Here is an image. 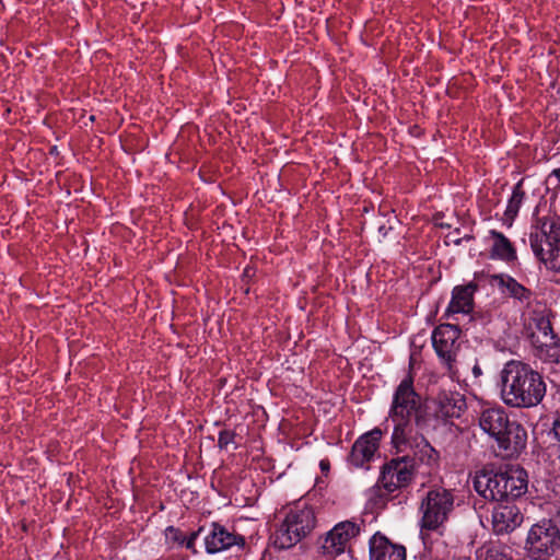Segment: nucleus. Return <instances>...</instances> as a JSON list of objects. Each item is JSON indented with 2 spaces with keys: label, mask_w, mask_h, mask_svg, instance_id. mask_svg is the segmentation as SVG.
I'll return each mask as SVG.
<instances>
[{
  "label": "nucleus",
  "mask_w": 560,
  "mask_h": 560,
  "mask_svg": "<svg viewBox=\"0 0 560 560\" xmlns=\"http://www.w3.org/2000/svg\"><path fill=\"white\" fill-rule=\"evenodd\" d=\"M392 445L397 456L383 465L377 481L388 494L409 486L421 468L422 474H430L439 467L440 453L422 434H413V429L393 430Z\"/></svg>",
  "instance_id": "1"
},
{
  "label": "nucleus",
  "mask_w": 560,
  "mask_h": 560,
  "mask_svg": "<svg viewBox=\"0 0 560 560\" xmlns=\"http://www.w3.org/2000/svg\"><path fill=\"white\" fill-rule=\"evenodd\" d=\"M500 397L513 408H530L541 402L546 395L542 376L528 364L511 360L500 372Z\"/></svg>",
  "instance_id": "2"
},
{
  "label": "nucleus",
  "mask_w": 560,
  "mask_h": 560,
  "mask_svg": "<svg viewBox=\"0 0 560 560\" xmlns=\"http://www.w3.org/2000/svg\"><path fill=\"white\" fill-rule=\"evenodd\" d=\"M474 488L486 500L517 503L528 490V474L518 465L483 469L475 477Z\"/></svg>",
  "instance_id": "3"
},
{
  "label": "nucleus",
  "mask_w": 560,
  "mask_h": 560,
  "mask_svg": "<svg viewBox=\"0 0 560 560\" xmlns=\"http://www.w3.org/2000/svg\"><path fill=\"white\" fill-rule=\"evenodd\" d=\"M424 413L421 398L413 388L412 378H404L395 389L389 410V417L394 422V430H412V420L418 428H422L425 422Z\"/></svg>",
  "instance_id": "4"
},
{
  "label": "nucleus",
  "mask_w": 560,
  "mask_h": 560,
  "mask_svg": "<svg viewBox=\"0 0 560 560\" xmlns=\"http://www.w3.org/2000/svg\"><path fill=\"white\" fill-rule=\"evenodd\" d=\"M315 524V513L311 506L303 504L291 508L275 534V545L280 549L295 546L311 534Z\"/></svg>",
  "instance_id": "5"
},
{
  "label": "nucleus",
  "mask_w": 560,
  "mask_h": 560,
  "mask_svg": "<svg viewBox=\"0 0 560 560\" xmlns=\"http://www.w3.org/2000/svg\"><path fill=\"white\" fill-rule=\"evenodd\" d=\"M525 550L533 560H550L560 550V525L555 514L533 524L525 539Z\"/></svg>",
  "instance_id": "6"
},
{
  "label": "nucleus",
  "mask_w": 560,
  "mask_h": 560,
  "mask_svg": "<svg viewBox=\"0 0 560 560\" xmlns=\"http://www.w3.org/2000/svg\"><path fill=\"white\" fill-rule=\"evenodd\" d=\"M454 509V495L445 488L430 489L425 497L422 499L420 505L421 516V534L423 530H435L444 522L447 521L450 513ZM424 545L427 540L422 535Z\"/></svg>",
  "instance_id": "7"
},
{
  "label": "nucleus",
  "mask_w": 560,
  "mask_h": 560,
  "mask_svg": "<svg viewBox=\"0 0 560 560\" xmlns=\"http://www.w3.org/2000/svg\"><path fill=\"white\" fill-rule=\"evenodd\" d=\"M529 244L535 255H542L544 246H560V217L538 218L532 226Z\"/></svg>",
  "instance_id": "8"
},
{
  "label": "nucleus",
  "mask_w": 560,
  "mask_h": 560,
  "mask_svg": "<svg viewBox=\"0 0 560 560\" xmlns=\"http://www.w3.org/2000/svg\"><path fill=\"white\" fill-rule=\"evenodd\" d=\"M493 440L503 457L515 458L526 448L527 430L517 420L511 419Z\"/></svg>",
  "instance_id": "9"
},
{
  "label": "nucleus",
  "mask_w": 560,
  "mask_h": 560,
  "mask_svg": "<svg viewBox=\"0 0 560 560\" xmlns=\"http://www.w3.org/2000/svg\"><path fill=\"white\" fill-rule=\"evenodd\" d=\"M523 513L515 502H497L492 511V528L497 535L512 533L522 525Z\"/></svg>",
  "instance_id": "10"
},
{
  "label": "nucleus",
  "mask_w": 560,
  "mask_h": 560,
  "mask_svg": "<svg viewBox=\"0 0 560 560\" xmlns=\"http://www.w3.org/2000/svg\"><path fill=\"white\" fill-rule=\"evenodd\" d=\"M435 416L444 421L457 419L466 410L465 396L458 392L442 390L435 398Z\"/></svg>",
  "instance_id": "11"
},
{
  "label": "nucleus",
  "mask_w": 560,
  "mask_h": 560,
  "mask_svg": "<svg viewBox=\"0 0 560 560\" xmlns=\"http://www.w3.org/2000/svg\"><path fill=\"white\" fill-rule=\"evenodd\" d=\"M511 420L504 407L500 405L483 406L478 416L480 429L490 438L494 439Z\"/></svg>",
  "instance_id": "12"
},
{
  "label": "nucleus",
  "mask_w": 560,
  "mask_h": 560,
  "mask_svg": "<svg viewBox=\"0 0 560 560\" xmlns=\"http://www.w3.org/2000/svg\"><path fill=\"white\" fill-rule=\"evenodd\" d=\"M369 551L371 560H406V548L402 545L392 542L380 533L370 538Z\"/></svg>",
  "instance_id": "13"
},
{
  "label": "nucleus",
  "mask_w": 560,
  "mask_h": 560,
  "mask_svg": "<svg viewBox=\"0 0 560 560\" xmlns=\"http://www.w3.org/2000/svg\"><path fill=\"white\" fill-rule=\"evenodd\" d=\"M382 438L380 429L362 434L354 444H352V466L362 467L369 463L378 448V443Z\"/></svg>",
  "instance_id": "14"
},
{
  "label": "nucleus",
  "mask_w": 560,
  "mask_h": 560,
  "mask_svg": "<svg viewBox=\"0 0 560 560\" xmlns=\"http://www.w3.org/2000/svg\"><path fill=\"white\" fill-rule=\"evenodd\" d=\"M479 285L471 281L465 285H456L452 290V298L446 308L445 315L470 314L474 310V295Z\"/></svg>",
  "instance_id": "15"
},
{
  "label": "nucleus",
  "mask_w": 560,
  "mask_h": 560,
  "mask_svg": "<svg viewBox=\"0 0 560 560\" xmlns=\"http://www.w3.org/2000/svg\"><path fill=\"white\" fill-rule=\"evenodd\" d=\"M350 542V522L336 524L325 536L322 549L325 555L335 557L343 553Z\"/></svg>",
  "instance_id": "16"
},
{
  "label": "nucleus",
  "mask_w": 560,
  "mask_h": 560,
  "mask_svg": "<svg viewBox=\"0 0 560 560\" xmlns=\"http://www.w3.org/2000/svg\"><path fill=\"white\" fill-rule=\"evenodd\" d=\"M240 544H244L243 537L230 533L215 523L212 524V529L205 537V547L208 553H218Z\"/></svg>",
  "instance_id": "17"
},
{
  "label": "nucleus",
  "mask_w": 560,
  "mask_h": 560,
  "mask_svg": "<svg viewBox=\"0 0 560 560\" xmlns=\"http://www.w3.org/2000/svg\"><path fill=\"white\" fill-rule=\"evenodd\" d=\"M462 330L456 325L442 324L432 332L434 350H459Z\"/></svg>",
  "instance_id": "18"
},
{
  "label": "nucleus",
  "mask_w": 560,
  "mask_h": 560,
  "mask_svg": "<svg viewBox=\"0 0 560 560\" xmlns=\"http://www.w3.org/2000/svg\"><path fill=\"white\" fill-rule=\"evenodd\" d=\"M489 235L493 241L490 248L492 259H499L508 264L517 259L514 245L502 232L490 230Z\"/></svg>",
  "instance_id": "19"
},
{
  "label": "nucleus",
  "mask_w": 560,
  "mask_h": 560,
  "mask_svg": "<svg viewBox=\"0 0 560 560\" xmlns=\"http://www.w3.org/2000/svg\"><path fill=\"white\" fill-rule=\"evenodd\" d=\"M491 282L495 283L500 289L506 290L510 296L524 302L530 299L532 292L523 284L517 282L513 277L504 273H497L491 276Z\"/></svg>",
  "instance_id": "20"
},
{
  "label": "nucleus",
  "mask_w": 560,
  "mask_h": 560,
  "mask_svg": "<svg viewBox=\"0 0 560 560\" xmlns=\"http://www.w3.org/2000/svg\"><path fill=\"white\" fill-rule=\"evenodd\" d=\"M524 198H525V192L522 188V180H521L514 186L512 196L509 199L506 210L504 213L508 219L513 220L517 215Z\"/></svg>",
  "instance_id": "21"
},
{
  "label": "nucleus",
  "mask_w": 560,
  "mask_h": 560,
  "mask_svg": "<svg viewBox=\"0 0 560 560\" xmlns=\"http://www.w3.org/2000/svg\"><path fill=\"white\" fill-rule=\"evenodd\" d=\"M547 268L560 272V245L542 249V255H535Z\"/></svg>",
  "instance_id": "22"
},
{
  "label": "nucleus",
  "mask_w": 560,
  "mask_h": 560,
  "mask_svg": "<svg viewBox=\"0 0 560 560\" xmlns=\"http://www.w3.org/2000/svg\"><path fill=\"white\" fill-rule=\"evenodd\" d=\"M235 432L231 430H222L218 436V445L220 448H228L231 444H235Z\"/></svg>",
  "instance_id": "23"
},
{
  "label": "nucleus",
  "mask_w": 560,
  "mask_h": 560,
  "mask_svg": "<svg viewBox=\"0 0 560 560\" xmlns=\"http://www.w3.org/2000/svg\"><path fill=\"white\" fill-rule=\"evenodd\" d=\"M166 539L171 540L173 542H176L178 545L183 544L185 540V534L173 526H168L165 530Z\"/></svg>",
  "instance_id": "24"
},
{
  "label": "nucleus",
  "mask_w": 560,
  "mask_h": 560,
  "mask_svg": "<svg viewBox=\"0 0 560 560\" xmlns=\"http://www.w3.org/2000/svg\"><path fill=\"white\" fill-rule=\"evenodd\" d=\"M440 361L445 364L451 374L455 375L457 371L454 370L453 363L455 362L456 352H436Z\"/></svg>",
  "instance_id": "25"
},
{
  "label": "nucleus",
  "mask_w": 560,
  "mask_h": 560,
  "mask_svg": "<svg viewBox=\"0 0 560 560\" xmlns=\"http://www.w3.org/2000/svg\"><path fill=\"white\" fill-rule=\"evenodd\" d=\"M486 560H513V559L508 553H505L501 550L491 549L488 551Z\"/></svg>",
  "instance_id": "26"
},
{
  "label": "nucleus",
  "mask_w": 560,
  "mask_h": 560,
  "mask_svg": "<svg viewBox=\"0 0 560 560\" xmlns=\"http://www.w3.org/2000/svg\"><path fill=\"white\" fill-rule=\"evenodd\" d=\"M198 535H199V530L190 533L189 536L185 535V540L183 541V544H180V546H185L187 549L196 552L195 542H196V539L198 538Z\"/></svg>",
  "instance_id": "27"
},
{
  "label": "nucleus",
  "mask_w": 560,
  "mask_h": 560,
  "mask_svg": "<svg viewBox=\"0 0 560 560\" xmlns=\"http://www.w3.org/2000/svg\"><path fill=\"white\" fill-rule=\"evenodd\" d=\"M545 355V361L549 363H560V352H539Z\"/></svg>",
  "instance_id": "28"
},
{
  "label": "nucleus",
  "mask_w": 560,
  "mask_h": 560,
  "mask_svg": "<svg viewBox=\"0 0 560 560\" xmlns=\"http://www.w3.org/2000/svg\"><path fill=\"white\" fill-rule=\"evenodd\" d=\"M551 431L555 438L560 442V417L553 421Z\"/></svg>",
  "instance_id": "29"
},
{
  "label": "nucleus",
  "mask_w": 560,
  "mask_h": 560,
  "mask_svg": "<svg viewBox=\"0 0 560 560\" xmlns=\"http://www.w3.org/2000/svg\"><path fill=\"white\" fill-rule=\"evenodd\" d=\"M471 240H474V236H472V235H470V234H466V235H464L463 237H455V238H453V240H452V242H453L455 245H460V243H462L463 241H467V242H468V241H471Z\"/></svg>",
  "instance_id": "30"
},
{
  "label": "nucleus",
  "mask_w": 560,
  "mask_h": 560,
  "mask_svg": "<svg viewBox=\"0 0 560 560\" xmlns=\"http://www.w3.org/2000/svg\"><path fill=\"white\" fill-rule=\"evenodd\" d=\"M319 467L322 471L326 472L329 470V462L327 459H322L319 463Z\"/></svg>",
  "instance_id": "31"
},
{
  "label": "nucleus",
  "mask_w": 560,
  "mask_h": 560,
  "mask_svg": "<svg viewBox=\"0 0 560 560\" xmlns=\"http://www.w3.org/2000/svg\"><path fill=\"white\" fill-rule=\"evenodd\" d=\"M552 177H556L560 184V167L551 172V174L549 175V179H551Z\"/></svg>",
  "instance_id": "32"
},
{
  "label": "nucleus",
  "mask_w": 560,
  "mask_h": 560,
  "mask_svg": "<svg viewBox=\"0 0 560 560\" xmlns=\"http://www.w3.org/2000/svg\"><path fill=\"white\" fill-rule=\"evenodd\" d=\"M472 373L476 377H478L479 375H481V369L478 364H475L474 368H472Z\"/></svg>",
  "instance_id": "33"
},
{
  "label": "nucleus",
  "mask_w": 560,
  "mask_h": 560,
  "mask_svg": "<svg viewBox=\"0 0 560 560\" xmlns=\"http://www.w3.org/2000/svg\"><path fill=\"white\" fill-rule=\"evenodd\" d=\"M450 236H452V240L455 238V237H460V230L459 229H455L451 234Z\"/></svg>",
  "instance_id": "34"
},
{
  "label": "nucleus",
  "mask_w": 560,
  "mask_h": 560,
  "mask_svg": "<svg viewBox=\"0 0 560 560\" xmlns=\"http://www.w3.org/2000/svg\"><path fill=\"white\" fill-rule=\"evenodd\" d=\"M378 232H380L383 236H386V235H387V229H385V226H384V225L378 226Z\"/></svg>",
  "instance_id": "35"
},
{
  "label": "nucleus",
  "mask_w": 560,
  "mask_h": 560,
  "mask_svg": "<svg viewBox=\"0 0 560 560\" xmlns=\"http://www.w3.org/2000/svg\"><path fill=\"white\" fill-rule=\"evenodd\" d=\"M254 273V271L250 268H246L244 270V277H250Z\"/></svg>",
  "instance_id": "36"
},
{
  "label": "nucleus",
  "mask_w": 560,
  "mask_h": 560,
  "mask_svg": "<svg viewBox=\"0 0 560 560\" xmlns=\"http://www.w3.org/2000/svg\"><path fill=\"white\" fill-rule=\"evenodd\" d=\"M351 528H352V536H354L355 533L359 532V527L355 525V523L352 522Z\"/></svg>",
  "instance_id": "37"
},
{
  "label": "nucleus",
  "mask_w": 560,
  "mask_h": 560,
  "mask_svg": "<svg viewBox=\"0 0 560 560\" xmlns=\"http://www.w3.org/2000/svg\"><path fill=\"white\" fill-rule=\"evenodd\" d=\"M418 352H411V355H410V359L413 360L415 358V354H417Z\"/></svg>",
  "instance_id": "38"
}]
</instances>
